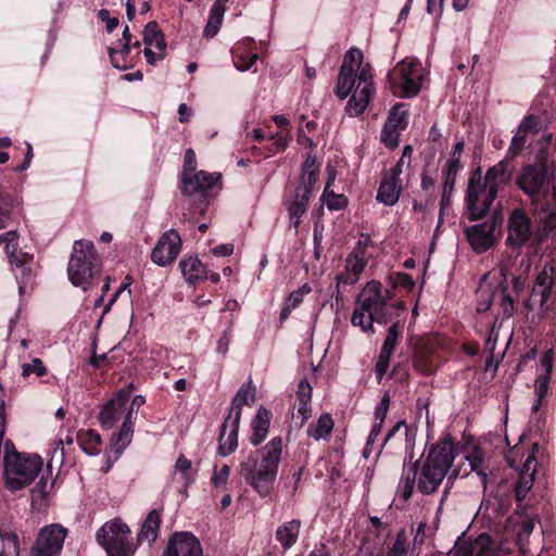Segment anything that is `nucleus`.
<instances>
[{
    "label": "nucleus",
    "mask_w": 556,
    "mask_h": 556,
    "mask_svg": "<svg viewBox=\"0 0 556 556\" xmlns=\"http://www.w3.org/2000/svg\"><path fill=\"white\" fill-rule=\"evenodd\" d=\"M457 455L458 447L450 434L440 439L430 447L426 458L420 464L413 463L408 467H403L402 478L396 490L399 497L404 502L408 501L415 486L421 494H432L447 477V485L443 491L438 509L440 511L453 481L459 476L457 468L452 469Z\"/></svg>",
    "instance_id": "1"
},
{
    "label": "nucleus",
    "mask_w": 556,
    "mask_h": 556,
    "mask_svg": "<svg viewBox=\"0 0 556 556\" xmlns=\"http://www.w3.org/2000/svg\"><path fill=\"white\" fill-rule=\"evenodd\" d=\"M363 52L357 48L346 51L336 87V96L344 100L353 91L345 106V113L355 117L363 114L375 93L374 77L368 63H363Z\"/></svg>",
    "instance_id": "2"
},
{
    "label": "nucleus",
    "mask_w": 556,
    "mask_h": 556,
    "mask_svg": "<svg viewBox=\"0 0 556 556\" xmlns=\"http://www.w3.org/2000/svg\"><path fill=\"white\" fill-rule=\"evenodd\" d=\"M283 451L281 437L273 438L257 455H250L240 465V473L245 482L262 497L273 491Z\"/></svg>",
    "instance_id": "3"
},
{
    "label": "nucleus",
    "mask_w": 556,
    "mask_h": 556,
    "mask_svg": "<svg viewBox=\"0 0 556 556\" xmlns=\"http://www.w3.org/2000/svg\"><path fill=\"white\" fill-rule=\"evenodd\" d=\"M1 455L4 484L12 492L29 485L42 469L43 462L39 455L17 452L11 440L4 442Z\"/></svg>",
    "instance_id": "4"
},
{
    "label": "nucleus",
    "mask_w": 556,
    "mask_h": 556,
    "mask_svg": "<svg viewBox=\"0 0 556 556\" xmlns=\"http://www.w3.org/2000/svg\"><path fill=\"white\" fill-rule=\"evenodd\" d=\"M101 273L102 261L93 242L76 240L67 264V276L72 285L87 291Z\"/></svg>",
    "instance_id": "5"
},
{
    "label": "nucleus",
    "mask_w": 556,
    "mask_h": 556,
    "mask_svg": "<svg viewBox=\"0 0 556 556\" xmlns=\"http://www.w3.org/2000/svg\"><path fill=\"white\" fill-rule=\"evenodd\" d=\"M388 305L379 281L368 282L358 295L351 323L363 331L372 330L374 323L388 321Z\"/></svg>",
    "instance_id": "6"
},
{
    "label": "nucleus",
    "mask_w": 556,
    "mask_h": 556,
    "mask_svg": "<svg viewBox=\"0 0 556 556\" xmlns=\"http://www.w3.org/2000/svg\"><path fill=\"white\" fill-rule=\"evenodd\" d=\"M130 528L119 518L105 522L96 534L97 542L108 556H134L137 543L129 540Z\"/></svg>",
    "instance_id": "7"
},
{
    "label": "nucleus",
    "mask_w": 556,
    "mask_h": 556,
    "mask_svg": "<svg viewBox=\"0 0 556 556\" xmlns=\"http://www.w3.org/2000/svg\"><path fill=\"white\" fill-rule=\"evenodd\" d=\"M497 197L496 189L483 180L481 167L476 168L468 181L465 204L470 220L483 218Z\"/></svg>",
    "instance_id": "8"
},
{
    "label": "nucleus",
    "mask_w": 556,
    "mask_h": 556,
    "mask_svg": "<svg viewBox=\"0 0 556 556\" xmlns=\"http://www.w3.org/2000/svg\"><path fill=\"white\" fill-rule=\"evenodd\" d=\"M525 307L527 311L539 309L541 318L556 313V283L553 267L544 266L536 276L532 291L525 301Z\"/></svg>",
    "instance_id": "9"
},
{
    "label": "nucleus",
    "mask_w": 556,
    "mask_h": 556,
    "mask_svg": "<svg viewBox=\"0 0 556 556\" xmlns=\"http://www.w3.org/2000/svg\"><path fill=\"white\" fill-rule=\"evenodd\" d=\"M222 175L219 173H208L199 170L193 175L180 174L181 193L186 197H192L197 200L195 213L204 214L210 204L211 191L219 188Z\"/></svg>",
    "instance_id": "10"
},
{
    "label": "nucleus",
    "mask_w": 556,
    "mask_h": 556,
    "mask_svg": "<svg viewBox=\"0 0 556 556\" xmlns=\"http://www.w3.org/2000/svg\"><path fill=\"white\" fill-rule=\"evenodd\" d=\"M476 309L480 314L491 311L496 320L509 319L515 312L514 300L502 283L496 287L481 285L477 290Z\"/></svg>",
    "instance_id": "11"
},
{
    "label": "nucleus",
    "mask_w": 556,
    "mask_h": 556,
    "mask_svg": "<svg viewBox=\"0 0 556 556\" xmlns=\"http://www.w3.org/2000/svg\"><path fill=\"white\" fill-rule=\"evenodd\" d=\"M393 93L401 98H414L418 94L424 79L421 64L418 61H401L388 75Z\"/></svg>",
    "instance_id": "12"
},
{
    "label": "nucleus",
    "mask_w": 556,
    "mask_h": 556,
    "mask_svg": "<svg viewBox=\"0 0 556 556\" xmlns=\"http://www.w3.org/2000/svg\"><path fill=\"white\" fill-rule=\"evenodd\" d=\"M67 530L58 523L43 527L31 548L30 556H60Z\"/></svg>",
    "instance_id": "13"
},
{
    "label": "nucleus",
    "mask_w": 556,
    "mask_h": 556,
    "mask_svg": "<svg viewBox=\"0 0 556 556\" xmlns=\"http://www.w3.org/2000/svg\"><path fill=\"white\" fill-rule=\"evenodd\" d=\"M533 226L531 218L521 208H515L507 220L506 245L515 251L521 248L531 239Z\"/></svg>",
    "instance_id": "14"
},
{
    "label": "nucleus",
    "mask_w": 556,
    "mask_h": 556,
    "mask_svg": "<svg viewBox=\"0 0 556 556\" xmlns=\"http://www.w3.org/2000/svg\"><path fill=\"white\" fill-rule=\"evenodd\" d=\"M548 179V172L545 162L538 157L534 164L522 167L517 178V186L528 197L535 198Z\"/></svg>",
    "instance_id": "15"
},
{
    "label": "nucleus",
    "mask_w": 556,
    "mask_h": 556,
    "mask_svg": "<svg viewBox=\"0 0 556 556\" xmlns=\"http://www.w3.org/2000/svg\"><path fill=\"white\" fill-rule=\"evenodd\" d=\"M163 556H204L200 540L189 531H176L169 535Z\"/></svg>",
    "instance_id": "16"
},
{
    "label": "nucleus",
    "mask_w": 556,
    "mask_h": 556,
    "mask_svg": "<svg viewBox=\"0 0 556 556\" xmlns=\"http://www.w3.org/2000/svg\"><path fill=\"white\" fill-rule=\"evenodd\" d=\"M181 249V238L175 229L165 231L152 250L151 258L160 266L170 265Z\"/></svg>",
    "instance_id": "17"
},
{
    "label": "nucleus",
    "mask_w": 556,
    "mask_h": 556,
    "mask_svg": "<svg viewBox=\"0 0 556 556\" xmlns=\"http://www.w3.org/2000/svg\"><path fill=\"white\" fill-rule=\"evenodd\" d=\"M143 54L150 65H154L166 55L165 37L156 22H149L143 29Z\"/></svg>",
    "instance_id": "18"
},
{
    "label": "nucleus",
    "mask_w": 556,
    "mask_h": 556,
    "mask_svg": "<svg viewBox=\"0 0 556 556\" xmlns=\"http://www.w3.org/2000/svg\"><path fill=\"white\" fill-rule=\"evenodd\" d=\"M495 219L467 227L465 235L471 249L477 253H483L491 249L495 243Z\"/></svg>",
    "instance_id": "19"
},
{
    "label": "nucleus",
    "mask_w": 556,
    "mask_h": 556,
    "mask_svg": "<svg viewBox=\"0 0 556 556\" xmlns=\"http://www.w3.org/2000/svg\"><path fill=\"white\" fill-rule=\"evenodd\" d=\"M313 387L307 379H301L295 391L292 420L296 427L302 428L312 417Z\"/></svg>",
    "instance_id": "20"
},
{
    "label": "nucleus",
    "mask_w": 556,
    "mask_h": 556,
    "mask_svg": "<svg viewBox=\"0 0 556 556\" xmlns=\"http://www.w3.org/2000/svg\"><path fill=\"white\" fill-rule=\"evenodd\" d=\"M540 450L539 443H533L531 450L520 468L519 479L515 483V493L519 502L526 498L528 492L532 489L536 472V453Z\"/></svg>",
    "instance_id": "21"
},
{
    "label": "nucleus",
    "mask_w": 556,
    "mask_h": 556,
    "mask_svg": "<svg viewBox=\"0 0 556 556\" xmlns=\"http://www.w3.org/2000/svg\"><path fill=\"white\" fill-rule=\"evenodd\" d=\"M239 426L238 413H236V416H227L225 418L218 438V453L222 456H228L237 450Z\"/></svg>",
    "instance_id": "22"
},
{
    "label": "nucleus",
    "mask_w": 556,
    "mask_h": 556,
    "mask_svg": "<svg viewBox=\"0 0 556 556\" xmlns=\"http://www.w3.org/2000/svg\"><path fill=\"white\" fill-rule=\"evenodd\" d=\"M399 337H400L399 325L397 324L391 325L388 329L387 337L384 338L379 357H378L376 366H375V372H376V378H377L378 382H381V380L383 379V377L389 368L390 358H391V356L394 352V349L397 344Z\"/></svg>",
    "instance_id": "23"
},
{
    "label": "nucleus",
    "mask_w": 556,
    "mask_h": 556,
    "mask_svg": "<svg viewBox=\"0 0 556 556\" xmlns=\"http://www.w3.org/2000/svg\"><path fill=\"white\" fill-rule=\"evenodd\" d=\"M494 552L493 541L486 533L479 534L476 539L463 542L452 556H492Z\"/></svg>",
    "instance_id": "24"
},
{
    "label": "nucleus",
    "mask_w": 556,
    "mask_h": 556,
    "mask_svg": "<svg viewBox=\"0 0 556 556\" xmlns=\"http://www.w3.org/2000/svg\"><path fill=\"white\" fill-rule=\"evenodd\" d=\"M127 396L118 394L109 401L99 414V421L102 428L111 429L124 415L127 409Z\"/></svg>",
    "instance_id": "25"
},
{
    "label": "nucleus",
    "mask_w": 556,
    "mask_h": 556,
    "mask_svg": "<svg viewBox=\"0 0 556 556\" xmlns=\"http://www.w3.org/2000/svg\"><path fill=\"white\" fill-rule=\"evenodd\" d=\"M402 193V182L400 176H393L388 172L384 174L377 191V201L384 205H394Z\"/></svg>",
    "instance_id": "26"
},
{
    "label": "nucleus",
    "mask_w": 556,
    "mask_h": 556,
    "mask_svg": "<svg viewBox=\"0 0 556 556\" xmlns=\"http://www.w3.org/2000/svg\"><path fill=\"white\" fill-rule=\"evenodd\" d=\"M301 528L302 521L300 519H291L277 527L275 538L281 545L283 552L289 551L296 544Z\"/></svg>",
    "instance_id": "27"
},
{
    "label": "nucleus",
    "mask_w": 556,
    "mask_h": 556,
    "mask_svg": "<svg viewBox=\"0 0 556 556\" xmlns=\"http://www.w3.org/2000/svg\"><path fill=\"white\" fill-rule=\"evenodd\" d=\"M162 522V509L151 510L141 525L140 531L137 535V546L143 542L153 544L159 535Z\"/></svg>",
    "instance_id": "28"
},
{
    "label": "nucleus",
    "mask_w": 556,
    "mask_h": 556,
    "mask_svg": "<svg viewBox=\"0 0 556 556\" xmlns=\"http://www.w3.org/2000/svg\"><path fill=\"white\" fill-rule=\"evenodd\" d=\"M513 159H507V155H505L502 161L490 167L483 177V180L488 182L490 187H494L497 193L500 189L509 180V175L511 172L509 161Z\"/></svg>",
    "instance_id": "29"
},
{
    "label": "nucleus",
    "mask_w": 556,
    "mask_h": 556,
    "mask_svg": "<svg viewBox=\"0 0 556 556\" xmlns=\"http://www.w3.org/2000/svg\"><path fill=\"white\" fill-rule=\"evenodd\" d=\"M309 193L307 189L301 191L295 189V192L289 201H287V210L290 217V223L294 228H298L302 216L305 214L309 201Z\"/></svg>",
    "instance_id": "30"
},
{
    "label": "nucleus",
    "mask_w": 556,
    "mask_h": 556,
    "mask_svg": "<svg viewBox=\"0 0 556 556\" xmlns=\"http://www.w3.org/2000/svg\"><path fill=\"white\" fill-rule=\"evenodd\" d=\"M271 414L265 407H260L252 420V434L250 441L254 446H258L267 437Z\"/></svg>",
    "instance_id": "31"
},
{
    "label": "nucleus",
    "mask_w": 556,
    "mask_h": 556,
    "mask_svg": "<svg viewBox=\"0 0 556 556\" xmlns=\"http://www.w3.org/2000/svg\"><path fill=\"white\" fill-rule=\"evenodd\" d=\"M319 175V165L317 164V160L315 155L308 154L303 166L302 173L300 176V185L298 186V190L305 191L307 189L308 193H312L313 187L317 181V177Z\"/></svg>",
    "instance_id": "32"
},
{
    "label": "nucleus",
    "mask_w": 556,
    "mask_h": 556,
    "mask_svg": "<svg viewBox=\"0 0 556 556\" xmlns=\"http://www.w3.org/2000/svg\"><path fill=\"white\" fill-rule=\"evenodd\" d=\"M53 482H49L46 477H41L36 485L31 489V508L36 511L45 510L49 505V497Z\"/></svg>",
    "instance_id": "33"
},
{
    "label": "nucleus",
    "mask_w": 556,
    "mask_h": 556,
    "mask_svg": "<svg viewBox=\"0 0 556 556\" xmlns=\"http://www.w3.org/2000/svg\"><path fill=\"white\" fill-rule=\"evenodd\" d=\"M181 273L189 283H194L206 278V267L195 256H187L179 263Z\"/></svg>",
    "instance_id": "34"
},
{
    "label": "nucleus",
    "mask_w": 556,
    "mask_h": 556,
    "mask_svg": "<svg viewBox=\"0 0 556 556\" xmlns=\"http://www.w3.org/2000/svg\"><path fill=\"white\" fill-rule=\"evenodd\" d=\"M334 427V421L329 413H324L319 415L316 421L312 422L307 429L306 433L309 438H313L316 441L327 440L330 438L331 432Z\"/></svg>",
    "instance_id": "35"
},
{
    "label": "nucleus",
    "mask_w": 556,
    "mask_h": 556,
    "mask_svg": "<svg viewBox=\"0 0 556 556\" xmlns=\"http://www.w3.org/2000/svg\"><path fill=\"white\" fill-rule=\"evenodd\" d=\"M228 0H215L213 7L210 10L207 23L203 30V36L206 38H213L219 31L223 23L224 14L226 11V3Z\"/></svg>",
    "instance_id": "36"
},
{
    "label": "nucleus",
    "mask_w": 556,
    "mask_h": 556,
    "mask_svg": "<svg viewBox=\"0 0 556 556\" xmlns=\"http://www.w3.org/2000/svg\"><path fill=\"white\" fill-rule=\"evenodd\" d=\"M132 437V408H128L121 430L114 435L113 445L116 452L122 453L131 442Z\"/></svg>",
    "instance_id": "37"
},
{
    "label": "nucleus",
    "mask_w": 556,
    "mask_h": 556,
    "mask_svg": "<svg viewBox=\"0 0 556 556\" xmlns=\"http://www.w3.org/2000/svg\"><path fill=\"white\" fill-rule=\"evenodd\" d=\"M255 399V389L249 386H242L236 393L228 416H236L241 419L242 406L253 403Z\"/></svg>",
    "instance_id": "38"
},
{
    "label": "nucleus",
    "mask_w": 556,
    "mask_h": 556,
    "mask_svg": "<svg viewBox=\"0 0 556 556\" xmlns=\"http://www.w3.org/2000/svg\"><path fill=\"white\" fill-rule=\"evenodd\" d=\"M539 230L536 232L538 242H541L548 233L556 228V210L552 207H542L538 214Z\"/></svg>",
    "instance_id": "39"
},
{
    "label": "nucleus",
    "mask_w": 556,
    "mask_h": 556,
    "mask_svg": "<svg viewBox=\"0 0 556 556\" xmlns=\"http://www.w3.org/2000/svg\"><path fill=\"white\" fill-rule=\"evenodd\" d=\"M471 471H475L481 479L483 489H486L488 473L484 466V455L481 448L475 447L469 454L465 456Z\"/></svg>",
    "instance_id": "40"
},
{
    "label": "nucleus",
    "mask_w": 556,
    "mask_h": 556,
    "mask_svg": "<svg viewBox=\"0 0 556 556\" xmlns=\"http://www.w3.org/2000/svg\"><path fill=\"white\" fill-rule=\"evenodd\" d=\"M0 538L3 544L0 556H18L20 555V543L18 536L11 530H1Z\"/></svg>",
    "instance_id": "41"
},
{
    "label": "nucleus",
    "mask_w": 556,
    "mask_h": 556,
    "mask_svg": "<svg viewBox=\"0 0 556 556\" xmlns=\"http://www.w3.org/2000/svg\"><path fill=\"white\" fill-rule=\"evenodd\" d=\"M366 266L365 250L355 249L352 251L345 261V270L359 278Z\"/></svg>",
    "instance_id": "42"
},
{
    "label": "nucleus",
    "mask_w": 556,
    "mask_h": 556,
    "mask_svg": "<svg viewBox=\"0 0 556 556\" xmlns=\"http://www.w3.org/2000/svg\"><path fill=\"white\" fill-rule=\"evenodd\" d=\"M102 440L98 432L94 430H87L84 437L81 438V447L84 452L90 456L99 455L101 452Z\"/></svg>",
    "instance_id": "43"
},
{
    "label": "nucleus",
    "mask_w": 556,
    "mask_h": 556,
    "mask_svg": "<svg viewBox=\"0 0 556 556\" xmlns=\"http://www.w3.org/2000/svg\"><path fill=\"white\" fill-rule=\"evenodd\" d=\"M389 128H404L407 124V111L402 103L395 104L389 112L386 123Z\"/></svg>",
    "instance_id": "44"
},
{
    "label": "nucleus",
    "mask_w": 556,
    "mask_h": 556,
    "mask_svg": "<svg viewBox=\"0 0 556 556\" xmlns=\"http://www.w3.org/2000/svg\"><path fill=\"white\" fill-rule=\"evenodd\" d=\"M408 549V538L405 529L397 531L394 542L382 556H404Z\"/></svg>",
    "instance_id": "45"
},
{
    "label": "nucleus",
    "mask_w": 556,
    "mask_h": 556,
    "mask_svg": "<svg viewBox=\"0 0 556 556\" xmlns=\"http://www.w3.org/2000/svg\"><path fill=\"white\" fill-rule=\"evenodd\" d=\"M329 184L326 185L321 201L331 211L341 210L346 206L348 199L343 194H337L333 191H329Z\"/></svg>",
    "instance_id": "46"
},
{
    "label": "nucleus",
    "mask_w": 556,
    "mask_h": 556,
    "mask_svg": "<svg viewBox=\"0 0 556 556\" xmlns=\"http://www.w3.org/2000/svg\"><path fill=\"white\" fill-rule=\"evenodd\" d=\"M528 135L517 128L506 151L507 159H516L523 150Z\"/></svg>",
    "instance_id": "47"
},
{
    "label": "nucleus",
    "mask_w": 556,
    "mask_h": 556,
    "mask_svg": "<svg viewBox=\"0 0 556 556\" xmlns=\"http://www.w3.org/2000/svg\"><path fill=\"white\" fill-rule=\"evenodd\" d=\"M47 367L38 357H34L30 363H25L22 365V376L24 378H28L31 375H35L36 377H42L47 374Z\"/></svg>",
    "instance_id": "48"
},
{
    "label": "nucleus",
    "mask_w": 556,
    "mask_h": 556,
    "mask_svg": "<svg viewBox=\"0 0 556 556\" xmlns=\"http://www.w3.org/2000/svg\"><path fill=\"white\" fill-rule=\"evenodd\" d=\"M311 292L312 287L309 283H304L298 290L292 291L286 299L285 303L292 308H295L303 302L304 296Z\"/></svg>",
    "instance_id": "49"
},
{
    "label": "nucleus",
    "mask_w": 556,
    "mask_h": 556,
    "mask_svg": "<svg viewBox=\"0 0 556 556\" xmlns=\"http://www.w3.org/2000/svg\"><path fill=\"white\" fill-rule=\"evenodd\" d=\"M412 153L413 147L409 144L404 146L400 160L390 168L389 172L392 173L393 176H401L404 166H409L410 164Z\"/></svg>",
    "instance_id": "50"
},
{
    "label": "nucleus",
    "mask_w": 556,
    "mask_h": 556,
    "mask_svg": "<svg viewBox=\"0 0 556 556\" xmlns=\"http://www.w3.org/2000/svg\"><path fill=\"white\" fill-rule=\"evenodd\" d=\"M400 132L399 128L392 127L389 128L387 124H384L381 131V141L386 147L390 149H395L399 146Z\"/></svg>",
    "instance_id": "51"
},
{
    "label": "nucleus",
    "mask_w": 556,
    "mask_h": 556,
    "mask_svg": "<svg viewBox=\"0 0 556 556\" xmlns=\"http://www.w3.org/2000/svg\"><path fill=\"white\" fill-rule=\"evenodd\" d=\"M336 302L339 303L341 299L340 288L341 286H353L358 281V277L352 275V273L344 270L336 277Z\"/></svg>",
    "instance_id": "52"
},
{
    "label": "nucleus",
    "mask_w": 556,
    "mask_h": 556,
    "mask_svg": "<svg viewBox=\"0 0 556 556\" xmlns=\"http://www.w3.org/2000/svg\"><path fill=\"white\" fill-rule=\"evenodd\" d=\"M502 323H503L502 319H498V320L494 319L493 325L490 329L489 337L486 338V341H485V351L489 354L494 353V350L496 348V343L498 340V329L501 328Z\"/></svg>",
    "instance_id": "53"
},
{
    "label": "nucleus",
    "mask_w": 556,
    "mask_h": 556,
    "mask_svg": "<svg viewBox=\"0 0 556 556\" xmlns=\"http://www.w3.org/2000/svg\"><path fill=\"white\" fill-rule=\"evenodd\" d=\"M539 124H540L539 117L533 114H529L523 117V119L520 122V124L518 125L517 128H519L520 131H523L525 134H527L529 136L530 134L538 132Z\"/></svg>",
    "instance_id": "54"
},
{
    "label": "nucleus",
    "mask_w": 556,
    "mask_h": 556,
    "mask_svg": "<svg viewBox=\"0 0 556 556\" xmlns=\"http://www.w3.org/2000/svg\"><path fill=\"white\" fill-rule=\"evenodd\" d=\"M14 275L18 283V292L22 295L25 292L26 286L30 280L31 270L29 267L23 266L20 268H14Z\"/></svg>",
    "instance_id": "55"
},
{
    "label": "nucleus",
    "mask_w": 556,
    "mask_h": 556,
    "mask_svg": "<svg viewBox=\"0 0 556 556\" xmlns=\"http://www.w3.org/2000/svg\"><path fill=\"white\" fill-rule=\"evenodd\" d=\"M390 402H391V399H390L389 392H384L380 402L378 403V405L375 408V419L376 420L384 422V419L389 412Z\"/></svg>",
    "instance_id": "56"
},
{
    "label": "nucleus",
    "mask_w": 556,
    "mask_h": 556,
    "mask_svg": "<svg viewBox=\"0 0 556 556\" xmlns=\"http://www.w3.org/2000/svg\"><path fill=\"white\" fill-rule=\"evenodd\" d=\"M197 169V156L194 151L189 148L185 152L184 165L181 174L193 175Z\"/></svg>",
    "instance_id": "57"
},
{
    "label": "nucleus",
    "mask_w": 556,
    "mask_h": 556,
    "mask_svg": "<svg viewBox=\"0 0 556 556\" xmlns=\"http://www.w3.org/2000/svg\"><path fill=\"white\" fill-rule=\"evenodd\" d=\"M17 240L18 235L15 230L8 231L0 236V243H5V252L9 254L10 252H17Z\"/></svg>",
    "instance_id": "58"
},
{
    "label": "nucleus",
    "mask_w": 556,
    "mask_h": 556,
    "mask_svg": "<svg viewBox=\"0 0 556 556\" xmlns=\"http://www.w3.org/2000/svg\"><path fill=\"white\" fill-rule=\"evenodd\" d=\"M551 377L548 375H540L535 379L534 382V393L539 399H545L548 387H549Z\"/></svg>",
    "instance_id": "59"
},
{
    "label": "nucleus",
    "mask_w": 556,
    "mask_h": 556,
    "mask_svg": "<svg viewBox=\"0 0 556 556\" xmlns=\"http://www.w3.org/2000/svg\"><path fill=\"white\" fill-rule=\"evenodd\" d=\"M230 473V468L228 465H223L220 469H216L212 477V482L216 488L225 486Z\"/></svg>",
    "instance_id": "60"
},
{
    "label": "nucleus",
    "mask_w": 556,
    "mask_h": 556,
    "mask_svg": "<svg viewBox=\"0 0 556 556\" xmlns=\"http://www.w3.org/2000/svg\"><path fill=\"white\" fill-rule=\"evenodd\" d=\"M403 432L405 439L408 437L409 427L405 420H399L386 434L383 444H387L395 434Z\"/></svg>",
    "instance_id": "61"
},
{
    "label": "nucleus",
    "mask_w": 556,
    "mask_h": 556,
    "mask_svg": "<svg viewBox=\"0 0 556 556\" xmlns=\"http://www.w3.org/2000/svg\"><path fill=\"white\" fill-rule=\"evenodd\" d=\"M191 460H189L184 454H180L175 463L174 470L176 473H180L184 478H186L191 469Z\"/></svg>",
    "instance_id": "62"
},
{
    "label": "nucleus",
    "mask_w": 556,
    "mask_h": 556,
    "mask_svg": "<svg viewBox=\"0 0 556 556\" xmlns=\"http://www.w3.org/2000/svg\"><path fill=\"white\" fill-rule=\"evenodd\" d=\"M258 60V55L256 53L251 54L247 58L240 56L237 62H235V66L240 72H245L250 70Z\"/></svg>",
    "instance_id": "63"
},
{
    "label": "nucleus",
    "mask_w": 556,
    "mask_h": 556,
    "mask_svg": "<svg viewBox=\"0 0 556 556\" xmlns=\"http://www.w3.org/2000/svg\"><path fill=\"white\" fill-rule=\"evenodd\" d=\"M393 285L395 287H402L405 290H412L415 287V281L408 274L399 273L395 276Z\"/></svg>",
    "instance_id": "64"
}]
</instances>
